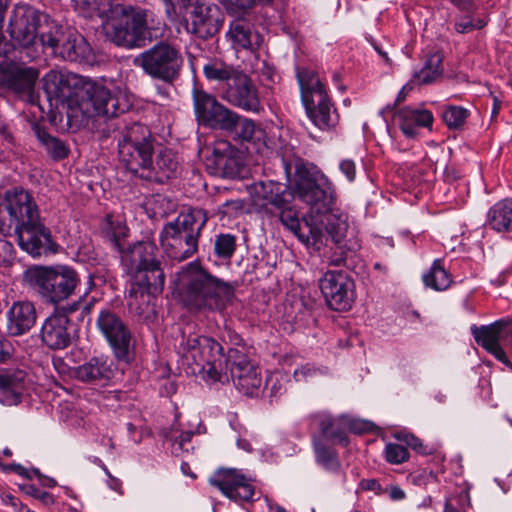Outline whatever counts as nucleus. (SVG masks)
I'll list each match as a JSON object with an SVG mask.
<instances>
[{
  "mask_svg": "<svg viewBox=\"0 0 512 512\" xmlns=\"http://www.w3.org/2000/svg\"><path fill=\"white\" fill-rule=\"evenodd\" d=\"M91 306L74 302L57 307L42 323L40 338L43 345L51 350H63L70 346L75 335L72 317L83 319L90 312Z\"/></svg>",
  "mask_w": 512,
  "mask_h": 512,
  "instance_id": "12",
  "label": "nucleus"
},
{
  "mask_svg": "<svg viewBox=\"0 0 512 512\" xmlns=\"http://www.w3.org/2000/svg\"><path fill=\"white\" fill-rule=\"evenodd\" d=\"M207 221L206 210L192 207L166 223L159 236L164 253L178 262L192 257L198 250L199 238Z\"/></svg>",
  "mask_w": 512,
  "mask_h": 512,
  "instance_id": "6",
  "label": "nucleus"
},
{
  "mask_svg": "<svg viewBox=\"0 0 512 512\" xmlns=\"http://www.w3.org/2000/svg\"><path fill=\"white\" fill-rule=\"evenodd\" d=\"M46 92L60 101L78 96L77 90L85 88L80 75L66 70H51L44 77Z\"/></svg>",
  "mask_w": 512,
  "mask_h": 512,
  "instance_id": "25",
  "label": "nucleus"
},
{
  "mask_svg": "<svg viewBox=\"0 0 512 512\" xmlns=\"http://www.w3.org/2000/svg\"><path fill=\"white\" fill-rule=\"evenodd\" d=\"M41 44L52 49L56 56L63 60L84 65L95 63V53L87 40L80 34L70 33L64 35L58 29L41 34Z\"/></svg>",
  "mask_w": 512,
  "mask_h": 512,
  "instance_id": "15",
  "label": "nucleus"
},
{
  "mask_svg": "<svg viewBox=\"0 0 512 512\" xmlns=\"http://www.w3.org/2000/svg\"><path fill=\"white\" fill-rule=\"evenodd\" d=\"M395 117L400 130L408 138H415L419 128H431L434 121L431 111L411 107L400 109Z\"/></svg>",
  "mask_w": 512,
  "mask_h": 512,
  "instance_id": "34",
  "label": "nucleus"
},
{
  "mask_svg": "<svg viewBox=\"0 0 512 512\" xmlns=\"http://www.w3.org/2000/svg\"><path fill=\"white\" fill-rule=\"evenodd\" d=\"M236 250V237L231 234H219L214 241L215 255L222 260H229Z\"/></svg>",
  "mask_w": 512,
  "mask_h": 512,
  "instance_id": "49",
  "label": "nucleus"
},
{
  "mask_svg": "<svg viewBox=\"0 0 512 512\" xmlns=\"http://www.w3.org/2000/svg\"><path fill=\"white\" fill-rule=\"evenodd\" d=\"M194 433L192 431L182 432L177 438H175L173 443V451H189V443L193 437Z\"/></svg>",
  "mask_w": 512,
  "mask_h": 512,
  "instance_id": "54",
  "label": "nucleus"
},
{
  "mask_svg": "<svg viewBox=\"0 0 512 512\" xmlns=\"http://www.w3.org/2000/svg\"><path fill=\"white\" fill-rule=\"evenodd\" d=\"M165 13L171 20H175L180 13L177 6L187 10L192 7L186 20V31L202 40L214 37L222 27L224 15L220 8L214 4L193 2V0H162Z\"/></svg>",
  "mask_w": 512,
  "mask_h": 512,
  "instance_id": "11",
  "label": "nucleus"
},
{
  "mask_svg": "<svg viewBox=\"0 0 512 512\" xmlns=\"http://www.w3.org/2000/svg\"><path fill=\"white\" fill-rule=\"evenodd\" d=\"M192 100L198 124L206 128L221 130L232 109L202 88H193Z\"/></svg>",
  "mask_w": 512,
  "mask_h": 512,
  "instance_id": "18",
  "label": "nucleus"
},
{
  "mask_svg": "<svg viewBox=\"0 0 512 512\" xmlns=\"http://www.w3.org/2000/svg\"><path fill=\"white\" fill-rule=\"evenodd\" d=\"M3 205L14 226L19 247L32 257H40L58 250L51 230L45 225L33 195L22 187L4 192Z\"/></svg>",
  "mask_w": 512,
  "mask_h": 512,
  "instance_id": "2",
  "label": "nucleus"
},
{
  "mask_svg": "<svg viewBox=\"0 0 512 512\" xmlns=\"http://www.w3.org/2000/svg\"><path fill=\"white\" fill-rule=\"evenodd\" d=\"M321 293L327 306L334 311L351 309L355 300V284L344 271H327L319 281Z\"/></svg>",
  "mask_w": 512,
  "mask_h": 512,
  "instance_id": "17",
  "label": "nucleus"
},
{
  "mask_svg": "<svg viewBox=\"0 0 512 512\" xmlns=\"http://www.w3.org/2000/svg\"><path fill=\"white\" fill-rule=\"evenodd\" d=\"M474 13H464L463 16L455 20L454 28L460 34L470 33L474 30L482 29L486 21L480 18H474Z\"/></svg>",
  "mask_w": 512,
  "mask_h": 512,
  "instance_id": "50",
  "label": "nucleus"
},
{
  "mask_svg": "<svg viewBox=\"0 0 512 512\" xmlns=\"http://www.w3.org/2000/svg\"><path fill=\"white\" fill-rule=\"evenodd\" d=\"M49 17L30 4L19 2L14 5L8 22L7 32L15 44L30 47L41 34L48 33Z\"/></svg>",
  "mask_w": 512,
  "mask_h": 512,
  "instance_id": "14",
  "label": "nucleus"
},
{
  "mask_svg": "<svg viewBox=\"0 0 512 512\" xmlns=\"http://www.w3.org/2000/svg\"><path fill=\"white\" fill-rule=\"evenodd\" d=\"M360 487L364 491H374L376 493L381 491V485L376 479H363L360 482Z\"/></svg>",
  "mask_w": 512,
  "mask_h": 512,
  "instance_id": "64",
  "label": "nucleus"
},
{
  "mask_svg": "<svg viewBox=\"0 0 512 512\" xmlns=\"http://www.w3.org/2000/svg\"><path fill=\"white\" fill-rule=\"evenodd\" d=\"M265 389L270 391L271 396H279L282 394V385L273 376H270L266 380Z\"/></svg>",
  "mask_w": 512,
  "mask_h": 512,
  "instance_id": "62",
  "label": "nucleus"
},
{
  "mask_svg": "<svg viewBox=\"0 0 512 512\" xmlns=\"http://www.w3.org/2000/svg\"><path fill=\"white\" fill-rule=\"evenodd\" d=\"M25 372L19 369L0 370V402L7 406L17 405L22 401L25 389Z\"/></svg>",
  "mask_w": 512,
  "mask_h": 512,
  "instance_id": "33",
  "label": "nucleus"
},
{
  "mask_svg": "<svg viewBox=\"0 0 512 512\" xmlns=\"http://www.w3.org/2000/svg\"><path fill=\"white\" fill-rule=\"evenodd\" d=\"M303 105L308 118L320 130H330L337 125L339 115L330 96Z\"/></svg>",
  "mask_w": 512,
  "mask_h": 512,
  "instance_id": "35",
  "label": "nucleus"
},
{
  "mask_svg": "<svg viewBox=\"0 0 512 512\" xmlns=\"http://www.w3.org/2000/svg\"><path fill=\"white\" fill-rule=\"evenodd\" d=\"M36 319L37 311L31 301H16L6 312V332L13 337L24 335L34 327Z\"/></svg>",
  "mask_w": 512,
  "mask_h": 512,
  "instance_id": "26",
  "label": "nucleus"
},
{
  "mask_svg": "<svg viewBox=\"0 0 512 512\" xmlns=\"http://www.w3.org/2000/svg\"><path fill=\"white\" fill-rule=\"evenodd\" d=\"M240 70L223 62L212 61L204 65L203 74L209 81H217L221 89L227 87Z\"/></svg>",
  "mask_w": 512,
  "mask_h": 512,
  "instance_id": "44",
  "label": "nucleus"
},
{
  "mask_svg": "<svg viewBox=\"0 0 512 512\" xmlns=\"http://www.w3.org/2000/svg\"><path fill=\"white\" fill-rule=\"evenodd\" d=\"M394 436L399 442L403 443L404 446L406 445L421 455H429L432 453L428 446L423 444L421 439L411 433L398 432Z\"/></svg>",
  "mask_w": 512,
  "mask_h": 512,
  "instance_id": "52",
  "label": "nucleus"
},
{
  "mask_svg": "<svg viewBox=\"0 0 512 512\" xmlns=\"http://www.w3.org/2000/svg\"><path fill=\"white\" fill-rule=\"evenodd\" d=\"M121 264L129 276V298L156 297L164 290L162 256L154 241L128 244L120 253Z\"/></svg>",
  "mask_w": 512,
  "mask_h": 512,
  "instance_id": "4",
  "label": "nucleus"
},
{
  "mask_svg": "<svg viewBox=\"0 0 512 512\" xmlns=\"http://www.w3.org/2000/svg\"><path fill=\"white\" fill-rule=\"evenodd\" d=\"M272 213L277 214L281 223L302 243L316 245L318 242H321V230L306 218L300 220L299 212L292 203L279 206L272 210Z\"/></svg>",
  "mask_w": 512,
  "mask_h": 512,
  "instance_id": "21",
  "label": "nucleus"
},
{
  "mask_svg": "<svg viewBox=\"0 0 512 512\" xmlns=\"http://www.w3.org/2000/svg\"><path fill=\"white\" fill-rule=\"evenodd\" d=\"M220 97L230 105L247 112L259 113L263 109L256 86L242 71L238 72L227 87L222 88Z\"/></svg>",
  "mask_w": 512,
  "mask_h": 512,
  "instance_id": "19",
  "label": "nucleus"
},
{
  "mask_svg": "<svg viewBox=\"0 0 512 512\" xmlns=\"http://www.w3.org/2000/svg\"><path fill=\"white\" fill-rule=\"evenodd\" d=\"M133 64L150 78L172 84L180 78L184 57L176 45L160 40L138 54Z\"/></svg>",
  "mask_w": 512,
  "mask_h": 512,
  "instance_id": "9",
  "label": "nucleus"
},
{
  "mask_svg": "<svg viewBox=\"0 0 512 512\" xmlns=\"http://www.w3.org/2000/svg\"><path fill=\"white\" fill-rule=\"evenodd\" d=\"M423 282L427 287L436 291L446 290L451 285L450 274L445 270L441 260H435L430 270L423 275Z\"/></svg>",
  "mask_w": 512,
  "mask_h": 512,
  "instance_id": "45",
  "label": "nucleus"
},
{
  "mask_svg": "<svg viewBox=\"0 0 512 512\" xmlns=\"http://www.w3.org/2000/svg\"><path fill=\"white\" fill-rule=\"evenodd\" d=\"M339 169L345 175L349 182L355 181L357 169L356 164L352 159H343L339 163Z\"/></svg>",
  "mask_w": 512,
  "mask_h": 512,
  "instance_id": "55",
  "label": "nucleus"
},
{
  "mask_svg": "<svg viewBox=\"0 0 512 512\" xmlns=\"http://www.w3.org/2000/svg\"><path fill=\"white\" fill-rule=\"evenodd\" d=\"M462 13H475L476 5L472 0H448Z\"/></svg>",
  "mask_w": 512,
  "mask_h": 512,
  "instance_id": "61",
  "label": "nucleus"
},
{
  "mask_svg": "<svg viewBox=\"0 0 512 512\" xmlns=\"http://www.w3.org/2000/svg\"><path fill=\"white\" fill-rule=\"evenodd\" d=\"M255 364L247 354L246 346L241 348H229L227 355L225 356L222 352L221 356V376L220 379H212V382L226 383L229 382L230 378L242 370L248 365Z\"/></svg>",
  "mask_w": 512,
  "mask_h": 512,
  "instance_id": "37",
  "label": "nucleus"
},
{
  "mask_svg": "<svg viewBox=\"0 0 512 512\" xmlns=\"http://www.w3.org/2000/svg\"><path fill=\"white\" fill-rule=\"evenodd\" d=\"M96 327L110 346L118 362L131 364L136 357L135 339L124 319L112 308L100 310Z\"/></svg>",
  "mask_w": 512,
  "mask_h": 512,
  "instance_id": "13",
  "label": "nucleus"
},
{
  "mask_svg": "<svg viewBox=\"0 0 512 512\" xmlns=\"http://www.w3.org/2000/svg\"><path fill=\"white\" fill-rule=\"evenodd\" d=\"M155 139L150 129L140 123H131L124 129L118 144L120 164L133 175L142 177L154 154Z\"/></svg>",
  "mask_w": 512,
  "mask_h": 512,
  "instance_id": "10",
  "label": "nucleus"
},
{
  "mask_svg": "<svg viewBox=\"0 0 512 512\" xmlns=\"http://www.w3.org/2000/svg\"><path fill=\"white\" fill-rule=\"evenodd\" d=\"M250 193L256 205H270L273 210L292 203L297 196L310 207L311 213L317 215L330 212L336 200L331 181L321 171L304 164L296 167L294 191L287 184L266 180L253 183Z\"/></svg>",
  "mask_w": 512,
  "mask_h": 512,
  "instance_id": "1",
  "label": "nucleus"
},
{
  "mask_svg": "<svg viewBox=\"0 0 512 512\" xmlns=\"http://www.w3.org/2000/svg\"><path fill=\"white\" fill-rule=\"evenodd\" d=\"M108 24V36L117 46L133 49L143 48L157 35L155 14L152 10L134 5L117 4Z\"/></svg>",
  "mask_w": 512,
  "mask_h": 512,
  "instance_id": "5",
  "label": "nucleus"
},
{
  "mask_svg": "<svg viewBox=\"0 0 512 512\" xmlns=\"http://www.w3.org/2000/svg\"><path fill=\"white\" fill-rule=\"evenodd\" d=\"M0 470L4 473L13 472L23 478H26L29 480L32 479L28 470L25 467H23L22 465L17 464V463L5 464L0 461Z\"/></svg>",
  "mask_w": 512,
  "mask_h": 512,
  "instance_id": "56",
  "label": "nucleus"
},
{
  "mask_svg": "<svg viewBox=\"0 0 512 512\" xmlns=\"http://www.w3.org/2000/svg\"><path fill=\"white\" fill-rule=\"evenodd\" d=\"M295 74L303 104L313 103V101L329 96L326 85L320 79L316 70L307 66L296 65Z\"/></svg>",
  "mask_w": 512,
  "mask_h": 512,
  "instance_id": "31",
  "label": "nucleus"
},
{
  "mask_svg": "<svg viewBox=\"0 0 512 512\" xmlns=\"http://www.w3.org/2000/svg\"><path fill=\"white\" fill-rule=\"evenodd\" d=\"M234 386L247 396H256L262 384L259 367L256 364L248 365L240 373L230 378Z\"/></svg>",
  "mask_w": 512,
  "mask_h": 512,
  "instance_id": "40",
  "label": "nucleus"
},
{
  "mask_svg": "<svg viewBox=\"0 0 512 512\" xmlns=\"http://www.w3.org/2000/svg\"><path fill=\"white\" fill-rule=\"evenodd\" d=\"M32 130L39 144L53 160L59 161L68 156L69 149L62 140L50 135L47 130L39 124H33Z\"/></svg>",
  "mask_w": 512,
  "mask_h": 512,
  "instance_id": "41",
  "label": "nucleus"
},
{
  "mask_svg": "<svg viewBox=\"0 0 512 512\" xmlns=\"http://www.w3.org/2000/svg\"><path fill=\"white\" fill-rule=\"evenodd\" d=\"M14 348L12 343L0 335V362H6L12 357Z\"/></svg>",
  "mask_w": 512,
  "mask_h": 512,
  "instance_id": "59",
  "label": "nucleus"
},
{
  "mask_svg": "<svg viewBox=\"0 0 512 512\" xmlns=\"http://www.w3.org/2000/svg\"><path fill=\"white\" fill-rule=\"evenodd\" d=\"M87 99L97 116H118L129 109V104L112 94L101 84H88L85 88Z\"/></svg>",
  "mask_w": 512,
  "mask_h": 512,
  "instance_id": "24",
  "label": "nucleus"
},
{
  "mask_svg": "<svg viewBox=\"0 0 512 512\" xmlns=\"http://www.w3.org/2000/svg\"><path fill=\"white\" fill-rule=\"evenodd\" d=\"M371 422L368 421H358V420H348L347 419V430L355 433V434H363L371 430Z\"/></svg>",
  "mask_w": 512,
  "mask_h": 512,
  "instance_id": "58",
  "label": "nucleus"
},
{
  "mask_svg": "<svg viewBox=\"0 0 512 512\" xmlns=\"http://www.w3.org/2000/svg\"><path fill=\"white\" fill-rule=\"evenodd\" d=\"M469 115V110L462 106L448 105L443 110L442 119L449 129H459Z\"/></svg>",
  "mask_w": 512,
  "mask_h": 512,
  "instance_id": "48",
  "label": "nucleus"
},
{
  "mask_svg": "<svg viewBox=\"0 0 512 512\" xmlns=\"http://www.w3.org/2000/svg\"><path fill=\"white\" fill-rule=\"evenodd\" d=\"M236 285L216 277L195 262L187 265L180 278V295L190 310L223 313L235 299Z\"/></svg>",
  "mask_w": 512,
  "mask_h": 512,
  "instance_id": "3",
  "label": "nucleus"
},
{
  "mask_svg": "<svg viewBox=\"0 0 512 512\" xmlns=\"http://www.w3.org/2000/svg\"><path fill=\"white\" fill-rule=\"evenodd\" d=\"M228 120L225 121L222 131L233 135L234 139L240 142H261L265 138V131L260 124L252 119L231 111Z\"/></svg>",
  "mask_w": 512,
  "mask_h": 512,
  "instance_id": "29",
  "label": "nucleus"
},
{
  "mask_svg": "<svg viewBox=\"0 0 512 512\" xmlns=\"http://www.w3.org/2000/svg\"><path fill=\"white\" fill-rule=\"evenodd\" d=\"M179 168V162L176 154L170 149L160 150L153 161L147 165L146 171L142 173V179L163 184L176 177Z\"/></svg>",
  "mask_w": 512,
  "mask_h": 512,
  "instance_id": "30",
  "label": "nucleus"
},
{
  "mask_svg": "<svg viewBox=\"0 0 512 512\" xmlns=\"http://www.w3.org/2000/svg\"><path fill=\"white\" fill-rule=\"evenodd\" d=\"M210 482L234 502L243 503L254 500V485L235 469L220 470Z\"/></svg>",
  "mask_w": 512,
  "mask_h": 512,
  "instance_id": "20",
  "label": "nucleus"
},
{
  "mask_svg": "<svg viewBox=\"0 0 512 512\" xmlns=\"http://www.w3.org/2000/svg\"><path fill=\"white\" fill-rule=\"evenodd\" d=\"M310 427L320 432L322 438L337 442L342 446L349 444L347 436V419L334 417L328 413L320 412L309 417Z\"/></svg>",
  "mask_w": 512,
  "mask_h": 512,
  "instance_id": "28",
  "label": "nucleus"
},
{
  "mask_svg": "<svg viewBox=\"0 0 512 512\" xmlns=\"http://www.w3.org/2000/svg\"><path fill=\"white\" fill-rule=\"evenodd\" d=\"M313 449L317 464L322 466L327 472L336 475L341 484L346 483L347 476L345 472L342 471V465L337 451L333 447L325 444L318 436L313 437Z\"/></svg>",
  "mask_w": 512,
  "mask_h": 512,
  "instance_id": "36",
  "label": "nucleus"
},
{
  "mask_svg": "<svg viewBox=\"0 0 512 512\" xmlns=\"http://www.w3.org/2000/svg\"><path fill=\"white\" fill-rule=\"evenodd\" d=\"M177 353L187 361H192L193 374H201L203 379H220L223 347L215 339L197 332H182L176 345Z\"/></svg>",
  "mask_w": 512,
  "mask_h": 512,
  "instance_id": "8",
  "label": "nucleus"
},
{
  "mask_svg": "<svg viewBox=\"0 0 512 512\" xmlns=\"http://www.w3.org/2000/svg\"><path fill=\"white\" fill-rule=\"evenodd\" d=\"M444 56L440 52L429 54L424 62L423 67L414 73V79L418 84H431L443 74Z\"/></svg>",
  "mask_w": 512,
  "mask_h": 512,
  "instance_id": "42",
  "label": "nucleus"
},
{
  "mask_svg": "<svg viewBox=\"0 0 512 512\" xmlns=\"http://www.w3.org/2000/svg\"><path fill=\"white\" fill-rule=\"evenodd\" d=\"M321 373V371L314 366L310 364H306L301 366L300 368H297L294 371V378L296 381H302L306 380L309 377L316 376L317 374Z\"/></svg>",
  "mask_w": 512,
  "mask_h": 512,
  "instance_id": "57",
  "label": "nucleus"
},
{
  "mask_svg": "<svg viewBox=\"0 0 512 512\" xmlns=\"http://www.w3.org/2000/svg\"><path fill=\"white\" fill-rule=\"evenodd\" d=\"M100 229L103 237L120 254L126 247L124 241L128 237V227L121 220L107 215L102 221Z\"/></svg>",
  "mask_w": 512,
  "mask_h": 512,
  "instance_id": "39",
  "label": "nucleus"
},
{
  "mask_svg": "<svg viewBox=\"0 0 512 512\" xmlns=\"http://www.w3.org/2000/svg\"><path fill=\"white\" fill-rule=\"evenodd\" d=\"M228 8H235L238 10H248L255 5V0H221Z\"/></svg>",
  "mask_w": 512,
  "mask_h": 512,
  "instance_id": "60",
  "label": "nucleus"
},
{
  "mask_svg": "<svg viewBox=\"0 0 512 512\" xmlns=\"http://www.w3.org/2000/svg\"><path fill=\"white\" fill-rule=\"evenodd\" d=\"M107 119L103 124L99 125L98 133L102 139L114 138L119 144L120 136L123 134L124 129L130 126L124 120L117 118V116H105Z\"/></svg>",
  "mask_w": 512,
  "mask_h": 512,
  "instance_id": "47",
  "label": "nucleus"
},
{
  "mask_svg": "<svg viewBox=\"0 0 512 512\" xmlns=\"http://www.w3.org/2000/svg\"><path fill=\"white\" fill-rule=\"evenodd\" d=\"M470 331L477 345L498 361L512 367L505 352V348L512 342V319L503 318L489 325L474 324L470 327Z\"/></svg>",
  "mask_w": 512,
  "mask_h": 512,
  "instance_id": "16",
  "label": "nucleus"
},
{
  "mask_svg": "<svg viewBox=\"0 0 512 512\" xmlns=\"http://www.w3.org/2000/svg\"><path fill=\"white\" fill-rule=\"evenodd\" d=\"M229 39L236 51L248 50L255 52L263 42L262 35L255 30L249 15L238 17L230 23Z\"/></svg>",
  "mask_w": 512,
  "mask_h": 512,
  "instance_id": "27",
  "label": "nucleus"
},
{
  "mask_svg": "<svg viewBox=\"0 0 512 512\" xmlns=\"http://www.w3.org/2000/svg\"><path fill=\"white\" fill-rule=\"evenodd\" d=\"M38 78V71L14 63L0 65V94L29 92Z\"/></svg>",
  "mask_w": 512,
  "mask_h": 512,
  "instance_id": "22",
  "label": "nucleus"
},
{
  "mask_svg": "<svg viewBox=\"0 0 512 512\" xmlns=\"http://www.w3.org/2000/svg\"><path fill=\"white\" fill-rule=\"evenodd\" d=\"M23 281L44 303L57 305L74 294L80 279L70 266L34 265L25 270Z\"/></svg>",
  "mask_w": 512,
  "mask_h": 512,
  "instance_id": "7",
  "label": "nucleus"
},
{
  "mask_svg": "<svg viewBox=\"0 0 512 512\" xmlns=\"http://www.w3.org/2000/svg\"><path fill=\"white\" fill-rule=\"evenodd\" d=\"M213 163L215 166L214 174L222 178H236L241 173V167L238 160L223 153H220L217 149L214 150Z\"/></svg>",
  "mask_w": 512,
  "mask_h": 512,
  "instance_id": "46",
  "label": "nucleus"
},
{
  "mask_svg": "<svg viewBox=\"0 0 512 512\" xmlns=\"http://www.w3.org/2000/svg\"><path fill=\"white\" fill-rule=\"evenodd\" d=\"M385 460L393 465H399L408 461L410 454L403 444L388 443L384 450Z\"/></svg>",
  "mask_w": 512,
  "mask_h": 512,
  "instance_id": "51",
  "label": "nucleus"
},
{
  "mask_svg": "<svg viewBox=\"0 0 512 512\" xmlns=\"http://www.w3.org/2000/svg\"><path fill=\"white\" fill-rule=\"evenodd\" d=\"M512 222V200L496 203L488 212V223L496 231H508Z\"/></svg>",
  "mask_w": 512,
  "mask_h": 512,
  "instance_id": "43",
  "label": "nucleus"
},
{
  "mask_svg": "<svg viewBox=\"0 0 512 512\" xmlns=\"http://www.w3.org/2000/svg\"><path fill=\"white\" fill-rule=\"evenodd\" d=\"M73 8L84 18L92 19L98 17L109 22L113 15L114 8L118 3L114 0H71Z\"/></svg>",
  "mask_w": 512,
  "mask_h": 512,
  "instance_id": "38",
  "label": "nucleus"
},
{
  "mask_svg": "<svg viewBox=\"0 0 512 512\" xmlns=\"http://www.w3.org/2000/svg\"><path fill=\"white\" fill-rule=\"evenodd\" d=\"M115 376L113 361L105 355L93 356L74 370V377L80 382L104 386Z\"/></svg>",
  "mask_w": 512,
  "mask_h": 512,
  "instance_id": "23",
  "label": "nucleus"
},
{
  "mask_svg": "<svg viewBox=\"0 0 512 512\" xmlns=\"http://www.w3.org/2000/svg\"><path fill=\"white\" fill-rule=\"evenodd\" d=\"M26 493L28 495H31L35 499L40 500L41 502H43L46 505L54 503V497L52 494H50L47 491H42L34 485H29L26 489Z\"/></svg>",
  "mask_w": 512,
  "mask_h": 512,
  "instance_id": "53",
  "label": "nucleus"
},
{
  "mask_svg": "<svg viewBox=\"0 0 512 512\" xmlns=\"http://www.w3.org/2000/svg\"><path fill=\"white\" fill-rule=\"evenodd\" d=\"M0 255L7 257V264H9L14 258V248L9 241H0Z\"/></svg>",
  "mask_w": 512,
  "mask_h": 512,
  "instance_id": "63",
  "label": "nucleus"
},
{
  "mask_svg": "<svg viewBox=\"0 0 512 512\" xmlns=\"http://www.w3.org/2000/svg\"><path fill=\"white\" fill-rule=\"evenodd\" d=\"M326 231L334 244L331 247L333 253L329 258V263L334 266H347V260L359 247L356 242L345 239L346 225L344 223H328Z\"/></svg>",
  "mask_w": 512,
  "mask_h": 512,
  "instance_id": "32",
  "label": "nucleus"
}]
</instances>
